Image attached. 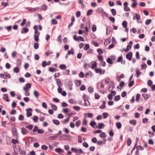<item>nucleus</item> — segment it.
<instances>
[{"instance_id": "f257e3e1", "label": "nucleus", "mask_w": 155, "mask_h": 155, "mask_svg": "<svg viewBox=\"0 0 155 155\" xmlns=\"http://www.w3.org/2000/svg\"><path fill=\"white\" fill-rule=\"evenodd\" d=\"M82 97L84 101V106H87L90 105V103L88 100V96L86 94H84L82 96Z\"/></svg>"}, {"instance_id": "f03ea898", "label": "nucleus", "mask_w": 155, "mask_h": 155, "mask_svg": "<svg viewBox=\"0 0 155 155\" xmlns=\"http://www.w3.org/2000/svg\"><path fill=\"white\" fill-rule=\"evenodd\" d=\"M12 131L13 135L15 137H17L18 136V134L16 128L15 127H13L12 128Z\"/></svg>"}, {"instance_id": "7ed1b4c3", "label": "nucleus", "mask_w": 155, "mask_h": 155, "mask_svg": "<svg viewBox=\"0 0 155 155\" xmlns=\"http://www.w3.org/2000/svg\"><path fill=\"white\" fill-rule=\"evenodd\" d=\"M133 56V53L131 52H129L126 55V58L129 61H130L132 60V58Z\"/></svg>"}, {"instance_id": "20e7f679", "label": "nucleus", "mask_w": 155, "mask_h": 155, "mask_svg": "<svg viewBox=\"0 0 155 155\" xmlns=\"http://www.w3.org/2000/svg\"><path fill=\"white\" fill-rule=\"evenodd\" d=\"M32 110L31 108H28L26 109L27 111L26 116L27 117H29L32 115L31 111Z\"/></svg>"}, {"instance_id": "39448f33", "label": "nucleus", "mask_w": 155, "mask_h": 155, "mask_svg": "<svg viewBox=\"0 0 155 155\" xmlns=\"http://www.w3.org/2000/svg\"><path fill=\"white\" fill-rule=\"evenodd\" d=\"M31 84L30 83H28L25 84V87H23V89L25 91H28V89L31 87Z\"/></svg>"}, {"instance_id": "423d86ee", "label": "nucleus", "mask_w": 155, "mask_h": 155, "mask_svg": "<svg viewBox=\"0 0 155 155\" xmlns=\"http://www.w3.org/2000/svg\"><path fill=\"white\" fill-rule=\"evenodd\" d=\"M68 85V87L70 90L72 89L73 83L71 80H69L68 83L67 84Z\"/></svg>"}, {"instance_id": "0eeeda50", "label": "nucleus", "mask_w": 155, "mask_h": 155, "mask_svg": "<svg viewBox=\"0 0 155 155\" xmlns=\"http://www.w3.org/2000/svg\"><path fill=\"white\" fill-rule=\"evenodd\" d=\"M21 134L23 135L26 134L28 133V130L24 127L21 128Z\"/></svg>"}, {"instance_id": "6e6552de", "label": "nucleus", "mask_w": 155, "mask_h": 155, "mask_svg": "<svg viewBox=\"0 0 155 155\" xmlns=\"http://www.w3.org/2000/svg\"><path fill=\"white\" fill-rule=\"evenodd\" d=\"M97 12H103L104 14H107V13L104 11V9L102 8H98L97 9Z\"/></svg>"}, {"instance_id": "1a4fd4ad", "label": "nucleus", "mask_w": 155, "mask_h": 155, "mask_svg": "<svg viewBox=\"0 0 155 155\" xmlns=\"http://www.w3.org/2000/svg\"><path fill=\"white\" fill-rule=\"evenodd\" d=\"M3 98L4 100H6L7 102H9V100L8 99V94H3Z\"/></svg>"}, {"instance_id": "9d476101", "label": "nucleus", "mask_w": 155, "mask_h": 155, "mask_svg": "<svg viewBox=\"0 0 155 155\" xmlns=\"http://www.w3.org/2000/svg\"><path fill=\"white\" fill-rule=\"evenodd\" d=\"M136 19L137 20V22L138 23H142V21L140 20V14H136Z\"/></svg>"}, {"instance_id": "9b49d317", "label": "nucleus", "mask_w": 155, "mask_h": 155, "mask_svg": "<svg viewBox=\"0 0 155 155\" xmlns=\"http://www.w3.org/2000/svg\"><path fill=\"white\" fill-rule=\"evenodd\" d=\"M142 96L145 100H147L150 97V94H142Z\"/></svg>"}, {"instance_id": "f8f14e48", "label": "nucleus", "mask_w": 155, "mask_h": 155, "mask_svg": "<svg viewBox=\"0 0 155 155\" xmlns=\"http://www.w3.org/2000/svg\"><path fill=\"white\" fill-rule=\"evenodd\" d=\"M55 81L58 87L61 86L62 85V84L61 83L60 80L59 79L56 78Z\"/></svg>"}, {"instance_id": "ddd939ff", "label": "nucleus", "mask_w": 155, "mask_h": 155, "mask_svg": "<svg viewBox=\"0 0 155 155\" xmlns=\"http://www.w3.org/2000/svg\"><path fill=\"white\" fill-rule=\"evenodd\" d=\"M29 31L28 28H23L22 30L21 31L22 34H24L27 33Z\"/></svg>"}, {"instance_id": "4468645a", "label": "nucleus", "mask_w": 155, "mask_h": 155, "mask_svg": "<svg viewBox=\"0 0 155 155\" xmlns=\"http://www.w3.org/2000/svg\"><path fill=\"white\" fill-rule=\"evenodd\" d=\"M39 35H38V34H35L34 35V40L36 42H38V41Z\"/></svg>"}, {"instance_id": "2eb2a0df", "label": "nucleus", "mask_w": 155, "mask_h": 155, "mask_svg": "<svg viewBox=\"0 0 155 155\" xmlns=\"http://www.w3.org/2000/svg\"><path fill=\"white\" fill-rule=\"evenodd\" d=\"M136 72L137 75V77L138 78L139 76L141 74V72L140 71L139 69L138 68L136 69Z\"/></svg>"}, {"instance_id": "dca6fc26", "label": "nucleus", "mask_w": 155, "mask_h": 155, "mask_svg": "<svg viewBox=\"0 0 155 155\" xmlns=\"http://www.w3.org/2000/svg\"><path fill=\"white\" fill-rule=\"evenodd\" d=\"M129 44L130 45H128L127 46V48L128 49H129V50H130L131 49L132 45L133 44V42L132 41H130L129 42Z\"/></svg>"}, {"instance_id": "f3484780", "label": "nucleus", "mask_w": 155, "mask_h": 155, "mask_svg": "<svg viewBox=\"0 0 155 155\" xmlns=\"http://www.w3.org/2000/svg\"><path fill=\"white\" fill-rule=\"evenodd\" d=\"M33 28L35 30V34H38V35H40L39 32L38 31V27L36 25L34 26Z\"/></svg>"}, {"instance_id": "a211bd4d", "label": "nucleus", "mask_w": 155, "mask_h": 155, "mask_svg": "<svg viewBox=\"0 0 155 155\" xmlns=\"http://www.w3.org/2000/svg\"><path fill=\"white\" fill-rule=\"evenodd\" d=\"M104 127L105 126L104 124L102 123H100L99 124H98L97 128L98 129H101Z\"/></svg>"}, {"instance_id": "6ab92c4d", "label": "nucleus", "mask_w": 155, "mask_h": 155, "mask_svg": "<svg viewBox=\"0 0 155 155\" xmlns=\"http://www.w3.org/2000/svg\"><path fill=\"white\" fill-rule=\"evenodd\" d=\"M11 78L10 75L8 73H7V74H4L3 76V78L5 79H8Z\"/></svg>"}, {"instance_id": "aec40b11", "label": "nucleus", "mask_w": 155, "mask_h": 155, "mask_svg": "<svg viewBox=\"0 0 155 155\" xmlns=\"http://www.w3.org/2000/svg\"><path fill=\"white\" fill-rule=\"evenodd\" d=\"M129 123L133 125H135L137 124V121L135 120H130L129 121Z\"/></svg>"}, {"instance_id": "412c9836", "label": "nucleus", "mask_w": 155, "mask_h": 155, "mask_svg": "<svg viewBox=\"0 0 155 155\" xmlns=\"http://www.w3.org/2000/svg\"><path fill=\"white\" fill-rule=\"evenodd\" d=\"M55 151L56 152L60 154L61 153V152L63 153L64 152V151L62 150L60 148H56L55 149Z\"/></svg>"}, {"instance_id": "4be33fe9", "label": "nucleus", "mask_w": 155, "mask_h": 155, "mask_svg": "<svg viewBox=\"0 0 155 155\" xmlns=\"http://www.w3.org/2000/svg\"><path fill=\"white\" fill-rule=\"evenodd\" d=\"M59 68L61 70H65L67 68V67L65 64H61L60 65Z\"/></svg>"}, {"instance_id": "5701e85b", "label": "nucleus", "mask_w": 155, "mask_h": 155, "mask_svg": "<svg viewBox=\"0 0 155 155\" xmlns=\"http://www.w3.org/2000/svg\"><path fill=\"white\" fill-rule=\"evenodd\" d=\"M103 104L100 106L99 107L101 109H104L105 107L106 102L105 101H102Z\"/></svg>"}, {"instance_id": "b1692460", "label": "nucleus", "mask_w": 155, "mask_h": 155, "mask_svg": "<svg viewBox=\"0 0 155 155\" xmlns=\"http://www.w3.org/2000/svg\"><path fill=\"white\" fill-rule=\"evenodd\" d=\"M18 151L20 153L21 155H25L26 154L25 151L24 150H22L20 147L19 148Z\"/></svg>"}, {"instance_id": "393cba45", "label": "nucleus", "mask_w": 155, "mask_h": 155, "mask_svg": "<svg viewBox=\"0 0 155 155\" xmlns=\"http://www.w3.org/2000/svg\"><path fill=\"white\" fill-rule=\"evenodd\" d=\"M52 122L54 124L57 125L60 124V121L57 120L53 119L52 120Z\"/></svg>"}, {"instance_id": "a878e982", "label": "nucleus", "mask_w": 155, "mask_h": 155, "mask_svg": "<svg viewBox=\"0 0 155 155\" xmlns=\"http://www.w3.org/2000/svg\"><path fill=\"white\" fill-rule=\"evenodd\" d=\"M116 125L117 129H120L121 127V124L120 122H118L116 123Z\"/></svg>"}, {"instance_id": "bb28decb", "label": "nucleus", "mask_w": 155, "mask_h": 155, "mask_svg": "<svg viewBox=\"0 0 155 155\" xmlns=\"http://www.w3.org/2000/svg\"><path fill=\"white\" fill-rule=\"evenodd\" d=\"M69 55L72 54L74 55V50L73 49L69 50L67 53Z\"/></svg>"}, {"instance_id": "cd10ccee", "label": "nucleus", "mask_w": 155, "mask_h": 155, "mask_svg": "<svg viewBox=\"0 0 155 155\" xmlns=\"http://www.w3.org/2000/svg\"><path fill=\"white\" fill-rule=\"evenodd\" d=\"M88 92L91 93H92L94 92V89L91 86H90L88 88Z\"/></svg>"}, {"instance_id": "c85d7f7f", "label": "nucleus", "mask_w": 155, "mask_h": 155, "mask_svg": "<svg viewBox=\"0 0 155 155\" xmlns=\"http://www.w3.org/2000/svg\"><path fill=\"white\" fill-rule=\"evenodd\" d=\"M34 95L36 97L38 98L39 97V93L37 91L35 90L34 92Z\"/></svg>"}, {"instance_id": "c756f323", "label": "nucleus", "mask_w": 155, "mask_h": 155, "mask_svg": "<svg viewBox=\"0 0 155 155\" xmlns=\"http://www.w3.org/2000/svg\"><path fill=\"white\" fill-rule=\"evenodd\" d=\"M20 71L19 68L18 67H15L14 68L13 71L14 72L16 73H19Z\"/></svg>"}, {"instance_id": "7c9ffc66", "label": "nucleus", "mask_w": 155, "mask_h": 155, "mask_svg": "<svg viewBox=\"0 0 155 155\" xmlns=\"http://www.w3.org/2000/svg\"><path fill=\"white\" fill-rule=\"evenodd\" d=\"M90 67V66L89 64H87V63H84V68L85 69H88Z\"/></svg>"}, {"instance_id": "2f4dec72", "label": "nucleus", "mask_w": 155, "mask_h": 155, "mask_svg": "<svg viewBox=\"0 0 155 155\" xmlns=\"http://www.w3.org/2000/svg\"><path fill=\"white\" fill-rule=\"evenodd\" d=\"M127 22L126 21H124L122 23V25L123 28H126L127 26Z\"/></svg>"}, {"instance_id": "473e14b6", "label": "nucleus", "mask_w": 155, "mask_h": 155, "mask_svg": "<svg viewBox=\"0 0 155 155\" xmlns=\"http://www.w3.org/2000/svg\"><path fill=\"white\" fill-rule=\"evenodd\" d=\"M82 82L80 80H76V85L77 86H80L81 85Z\"/></svg>"}, {"instance_id": "72a5a7b5", "label": "nucleus", "mask_w": 155, "mask_h": 155, "mask_svg": "<svg viewBox=\"0 0 155 155\" xmlns=\"http://www.w3.org/2000/svg\"><path fill=\"white\" fill-rule=\"evenodd\" d=\"M147 67V65L145 63H143L141 64V67L140 68L141 70L145 69Z\"/></svg>"}, {"instance_id": "f704fd0d", "label": "nucleus", "mask_w": 155, "mask_h": 155, "mask_svg": "<svg viewBox=\"0 0 155 155\" xmlns=\"http://www.w3.org/2000/svg\"><path fill=\"white\" fill-rule=\"evenodd\" d=\"M140 94H137L136 98V100L137 102H138L140 98Z\"/></svg>"}, {"instance_id": "c9c22d12", "label": "nucleus", "mask_w": 155, "mask_h": 155, "mask_svg": "<svg viewBox=\"0 0 155 155\" xmlns=\"http://www.w3.org/2000/svg\"><path fill=\"white\" fill-rule=\"evenodd\" d=\"M131 143V140L130 138H128L127 141V145L128 146H129L130 145Z\"/></svg>"}, {"instance_id": "e433bc0d", "label": "nucleus", "mask_w": 155, "mask_h": 155, "mask_svg": "<svg viewBox=\"0 0 155 155\" xmlns=\"http://www.w3.org/2000/svg\"><path fill=\"white\" fill-rule=\"evenodd\" d=\"M99 136L101 138H105L106 135L104 132H102V133L99 135Z\"/></svg>"}, {"instance_id": "4c0bfd02", "label": "nucleus", "mask_w": 155, "mask_h": 155, "mask_svg": "<svg viewBox=\"0 0 155 155\" xmlns=\"http://www.w3.org/2000/svg\"><path fill=\"white\" fill-rule=\"evenodd\" d=\"M51 107H52L53 110H54L55 111L57 110V108L56 106L52 104H51Z\"/></svg>"}, {"instance_id": "58836bf2", "label": "nucleus", "mask_w": 155, "mask_h": 155, "mask_svg": "<svg viewBox=\"0 0 155 155\" xmlns=\"http://www.w3.org/2000/svg\"><path fill=\"white\" fill-rule=\"evenodd\" d=\"M120 99V95H117L114 97V100L116 101H118Z\"/></svg>"}, {"instance_id": "ea45409f", "label": "nucleus", "mask_w": 155, "mask_h": 155, "mask_svg": "<svg viewBox=\"0 0 155 155\" xmlns=\"http://www.w3.org/2000/svg\"><path fill=\"white\" fill-rule=\"evenodd\" d=\"M89 48H90V45H89V44H87L84 46V49L86 51L87 49H89Z\"/></svg>"}, {"instance_id": "a19ab883", "label": "nucleus", "mask_w": 155, "mask_h": 155, "mask_svg": "<svg viewBox=\"0 0 155 155\" xmlns=\"http://www.w3.org/2000/svg\"><path fill=\"white\" fill-rule=\"evenodd\" d=\"M111 11L112 13V14L113 15L115 16L116 15V12L115 9L114 8L112 9H111Z\"/></svg>"}, {"instance_id": "79ce46f5", "label": "nucleus", "mask_w": 155, "mask_h": 155, "mask_svg": "<svg viewBox=\"0 0 155 155\" xmlns=\"http://www.w3.org/2000/svg\"><path fill=\"white\" fill-rule=\"evenodd\" d=\"M107 62L110 64H112L113 63L111 59L109 58H108L107 59Z\"/></svg>"}, {"instance_id": "37998d69", "label": "nucleus", "mask_w": 155, "mask_h": 155, "mask_svg": "<svg viewBox=\"0 0 155 155\" xmlns=\"http://www.w3.org/2000/svg\"><path fill=\"white\" fill-rule=\"evenodd\" d=\"M12 142L14 144L18 143H19V142L17 140L15 139H12Z\"/></svg>"}, {"instance_id": "c03bdc74", "label": "nucleus", "mask_w": 155, "mask_h": 155, "mask_svg": "<svg viewBox=\"0 0 155 155\" xmlns=\"http://www.w3.org/2000/svg\"><path fill=\"white\" fill-rule=\"evenodd\" d=\"M21 62L20 59H18L17 60V66H20L21 64Z\"/></svg>"}, {"instance_id": "a18cd8bd", "label": "nucleus", "mask_w": 155, "mask_h": 155, "mask_svg": "<svg viewBox=\"0 0 155 155\" xmlns=\"http://www.w3.org/2000/svg\"><path fill=\"white\" fill-rule=\"evenodd\" d=\"M97 66V63L96 62H94L92 64V66H91V68L92 69H94L96 68Z\"/></svg>"}, {"instance_id": "49530a36", "label": "nucleus", "mask_w": 155, "mask_h": 155, "mask_svg": "<svg viewBox=\"0 0 155 155\" xmlns=\"http://www.w3.org/2000/svg\"><path fill=\"white\" fill-rule=\"evenodd\" d=\"M96 124V123L94 121H92L90 123V125L93 127L94 128V126Z\"/></svg>"}, {"instance_id": "de8ad7c7", "label": "nucleus", "mask_w": 155, "mask_h": 155, "mask_svg": "<svg viewBox=\"0 0 155 155\" xmlns=\"http://www.w3.org/2000/svg\"><path fill=\"white\" fill-rule=\"evenodd\" d=\"M148 133L149 134V137L150 138H151L152 137H153L154 135V133L150 131H149L148 132Z\"/></svg>"}, {"instance_id": "09e8293b", "label": "nucleus", "mask_w": 155, "mask_h": 155, "mask_svg": "<svg viewBox=\"0 0 155 155\" xmlns=\"http://www.w3.org/2000/svg\"><path fill=\"white\" fill-rule=\"evenodd\" d=\"M81 124V122L80 120H78L75 123V124H76V126L77 127H78L79 126H80V125Z\"/></svg>"}, {"instance_id": "8fccbe9b", "label": "nucleus", "mask_w": 155, "mask_h": 155, "mask_svg": "<svg viewBox=\"0 0 155 155\" xmlns=\"http://www.w3.org/2000/svg\"><path fill=\"white\" fill-rule=\"evenodd\" d=\"M26 128H28L30 130H31L32 129L33 127V125L32 124L29 125L28 126H26Z\"/></svg>"}, {"instance_id": "3c124183", "label": "nucleus", "mask_w": 155, "mask_h": 155, "mask_svg": "<svg viewBox=\"0 0 155 155\" xmlns=\"http://www.w3.org/2000/svg\"><path fill=\"white\" fill-rule=\"evenodd\" d=\"M51 23L54 25H56L57 24L58 22L55 19H53L51 20Z\"/></svg>"}, {"instance_id": "603ef678", "label": "nucleus", "mask_w": 155, "mask_h": 155, "mask_svg": "<svg viewBox=\"0 0 155 155\" xmlns=\"http://www.w3.org/2000/svg\"><path fill=\"white\" fill-rule=\"evenodd\" d=\"M103 118L104 119H105L106 118H107V117H108V114L107 113L104 112L103 113Z\"/></svg>"}, {"instance_id": "864d4df0", "label": "nucleus", "mask_w": 155, "mask_h": 155, "mask_svg": "<svg viewBox=\"0 0 155 155\" xmlns=\"http://www.w3.org/2000/svg\"><path fill=\"white\" fill-rule=\"evenodd\" d=\"M151 21H152L151 19H147V20L145 22V24L146 25H148L151 22Z\"/></svg>"}, {"instance_id": "5fc2aeb1", "label": "nucleus", "mask_w": 155, "mask_h": 155, "mask_svg": "<svg viewBox=\"0 0 155 155\" xmlns=\"http://www.w3.org/2000/svg\"><path fill=\"white\" fill-rule=\"evenodd\" d=\"M97 30L96 26L95 25H92V30L93 32H94L96 31Z\"/></svg>"}, {"instance_id": "6e6d98bb", "label": "nucleus", "mask_w": 155, "mask_h": 155, "mask_svg": "<svg viewBox=\"0 0 155 155\" xmlns=\"http://www.w3.org/2000/svg\"><path fill=\"white\" fill-rule=\"evenodd\" d=\"M93 10L92 9H90L87 12V16H89L91 15L92 13L93 12Z\"/></svg>"}, {"instance_id": "4d7b16f0", "label": "nucleus", "mask_w": 155, "mask_h": 155, "mask_svg": "<svg viewBox=\"0 0 155 155\" xmlns=\"http://www.w3.org/2000/svg\"><path fill=\"white\" fill-rule=\"evenodd\" d=\"M81 15V12L79 11H78L76 12V16L77 18H79Z\"/></svg>"}, {"instance_id": "13d9d810", "label": "nucleus", "mask_w": 155, "mask_h": 155, "mask_svg": "<svg viewBox=\"0 0 155 155\" xmlns=\"http://www.w3.org/2000/svg\"><path fill=\"white\" fill-rule=\"evenodd\" d=\"M38 117L34 116V117L33 118V120L34 122H37L38 121Z\"/></svg>"}, {"instance_id": "bf43d9fd", "label": "nucleus", "mask_w": 155, "mask_h": 155, "mask_svg": "<svg viewBox=\"0 0 155 155\" xmlns=\"http://www.w3.org/2000/svg\"><path fill=\"white\" fill-rule=\"evenodd\" d=\"M37 130L38 133V134H43L44 133V131L43 130H42V129H37Z\"/></svg>"}, {"instance_id": "052dcab7", "label": "nucleus", "mask_w": 155, "mask_h": 155, "mask_svg": "<svg viewBox=\"0 0 155 155\" xmlns=\"http://www.w3.org/2000/svg\"><path fill=\"white\" fill-rule=\"evenodd\" d=\"M97 52L99 54H101L103 53V52L101 48H98L97 50Z\"/></svg>"}, {"instance_id": "680f3d73", "label": "nucleus", "mask_w": 155, "mask_h": 155, "mask_svg": "<svg viewBox=\"0 0 155 155\" xmlns=\"http://www.w3.org/2000/svg\"><path fill=\"white\" fill-rule=\"evenodd\" d=\"M41 148L42 150H47L48 147L46 145H44L42 146Z\"/></svg>"}, {"instance_id": "e2e57ef3", "label": "nucleus", "mask_w": 155, "mask_h": 155, "mask_svg": "<svg viewBox=\"0 0 155 155\" xmlns=\"http://www.w3.org/2000/svg\"><path fill=\"white\" fill-rule=\"evenodd\" d=\"M47 65V62L45 61H43L42 62V66L43 67H45Z\"/></svg>"}, {"instance_id": "0e129e2a", "label": "nucleus", "mask_w": 155, "mask_h": 155, "mask_svg": "<svg viewBox=\"0 0 155 155\" xmlns=\"http://www.w3.org/2000/svg\"><path fill=\"white\" fill-rule=\"evenodd\" d=\"M127 95V92L125 91L123 92L121 94V96L122 97H125Z\"/></svg>"}, {"instance_id": "69168bd1", "label": "nucleus", "mask_w": 155, "mask_h": 155, "mask_svg": "<svg viewBox=\"0 0 155 155\" xmlns=\"http://www.w3.org/2000/svg\"><path fill=\"white\" fill-rule=\"evenodd\" d=\"M18 119L20 120H22L24 119V117L23 115L20 114L19 115Z\"/></svg>"}, {"instance_id": "338daca9", "label": "nucleus", "mask_w": 155, "mask_h": 155, "mask_svg": "<svg viewBox=\"0 0 155 155\" xmlns=\"http://www.w3.org/2000/svg\"><path fill=\"white\" fill-rule=\"evenodd\" d=\"M26 20L25 19H23L22 22L21 23V25L23 26L26 23Z\"/></svg>"}, {"instance_id": "774afa93", "label": "nucleus", "mask_w": 155, "mask_h": 155, "mask_svg": "<svg viewBox=\"0 0 155 155\" xmlns=\"http://www.w3.org/2000/svg\"><path fill=\"white\" fill-rule=\"evenodd\" d=\"M134 80L132 81H131L129 82L128 84V86L130 87H132L134 84Z\"/></svg>"}]
</instances>
